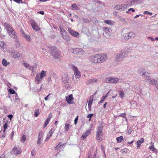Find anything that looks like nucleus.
Returning <instances> with one entry per match:
<instances>
[{"label": "nucleus", "instance_id": "46", "mask_svg": "<svg viewBox=\"0 0 158 158\" xmlns=\"http://www.w3.org/2000/svg\"><path fill=\"white\" fill-rule=\"evenodd\" d=\"M9 92L10 94H15V91L13 89H10L9 90Z\"/></svg>", "mask_w": 158, "mask_h": 158}, {"label": "nucleus", "instance_id": "33", "mask_svg": "<svg viewBox=\"0 0 158 158\" xmlns=\"http://www.w3.org/2000/svg\"><path fill=\"white\" fill-rule=\"evenodd\" d=\"M98 81V80L96 79L93 78L89 80L88 81V84H91L92 83H94V82H97Z\"/></svg>", "mask_w": 158, "mask_h": 158}, {"label": "nucleus", "instance_id": "25", "mask_svg": "<svg viewBox=\"0 0 158 158\" xmlns=\"http://www.w3.org/2000/svg\"><path fill=\"white\" fill-rule=\"evenodd\" d=\"M89 131H86L84 133L81 137V139H85L87 136L89 135Z\"/></svg>", "mask_w": 158, "mask_h": 158}, {"label": "nucleus", "instance_id": "23", "mask_svg": "<svg viewBox=\"0 0 158 158\" xmlns=\"http://www.w3.org/2000/svg\"><path fill=\"white\" fill-rule=\"evenodd\" d=\"M4 26L5 27V28L6 29L7 31H9L10 30L12 29V27L8 23H4Z\"/></svg>", "mask_w": 158, "mask_h": 158}, {"label": "nucleus", "instance_id": "9", "mask_svg": "<svg viewBox=\"0 0 158 158\" xmlns=\"http://www.w3.org/2000/svg\"><path fill=\"white\" fill-rule=\"evenodd\" d=\"M119 79L116 77H110L106 79V82L107 83H117L119 81Z\"/></svg>", "mask_w": 158, "mask_h": 158}, {"label": "nucleus", "instance_id": "42", "mask_svg": "<svg viewBox=\"0 0 158 158\" xmlns=\"http://www.w3.org/2000/svg\"><path fill=\"white\" fill-rule=\"evenodd\" d=\"M132 131V129L131 127L127 128V133H128V134H130L131 133Z\"/></svg>", "mask_w": 158, "mask_h": 158}, {"label": "nucleus", "instance_id": "35", "mask_svg": "<svg viewBox=\"0 0 158 158\" xmlns=\"http://www.w3.org/2000/svg\"><path fill=\"white\" fill-rule=\"evenodd\" d=\"M107 94L108 93H107L105 96L102 97V99L99 102V103H102L104 102L108 96Z\"/></svg>", "mask_w": 158, "mask_h": 158}, {"label": "nucleus", "instance_id": "26", "mask_svg": "<svg viewBox=\"0 0 158 158\" xmlns=\"http://www.w3.org/2000/svg\"><path fill=\"white\" fill-rule=\"evenodd\" d=\"M40 74V78L43 79L44 77L46 76V72L44 70H42Z\"/></svg>", "mask_w": 158, "mask_h": 158}, {"label": "nucleus", "instance_id": "58", "mask_svg": "<svg viewBox=\"0 0 158 158\" xmlns=\"http://www.w3.org/2000/svg\"><path fill=\"white\" fill-rule=\"evenodd\" d=\"M148 40H151V41H154V38H153V37H148Z\"/></svg>", "mask_w": 158, "mask_h": 158}, {"label": "nucleus", "instance_id": "59", "mask_svg": "<svg viewBox=\"0 0 158 158\" xmlns=\"http://www.w3.org/2000/svg\"><path fill=\"white\" fill-rule=\"evenodd\" d=\"M8 117L11 120L12 118L13 117V116L12 114H9L8 115Z\"/></svg>", "mask_w": 158, "mask_h": 158}, {"label": "nucleus", "instance_id": "55", "mask_svg": "<svg viewBox=\"0 0 158 158\" xmlns=\"http://www.w3.org/2000/svg\"><path fill=\"white\" fill-rule=\"evenodd\" d=\"M78 116H77L74 119V124L76 125L78 121Z\"/></svg>", "mask_w": 158, "mask_h": 158}, {"label": "nucleus", "instance_id": "19", "mask_svg": "<svg viewBox=\"0 0 158 158\" xmlns=\"http://www.w3.org/2000/svg\"><path fill=\"white\" fill-rule=\"evenodd\" d=\"M72 97V94L69 95L66 97V100L67 102L68 103L71 104L72 103V101L73 99Z\"/></svg>", "mask_w": 158, "mask_h": 158}, {"label": "nucleus", "instance_id": "43", "mask_svg": "<svg viewBox=\"0 0 158 158\" xmlns=\"http://www.w3.org/2000/svg\"><path fill=\"white\" fill-rule=\"evenodd\" d=\"M8 124L7 123H6L3 125L4 130L3 132L4 133L6 131V129L7 128Z\"/></svg>", "mask_w": 158, "mask_h": 158}, {"label": "nucleus", "instance_id": "34", "mask_svg": "<svg viewBox=\"0 0 158 158\" xmlns=\"http://www.w3.org/2000/svg\"><path fill=\"white\" fill-rule=\"evenodd\" d=\"M23 64L24 66L26 68H28L29 70H31L33 68V67L30 66L27 63H24Z\"/></svg>", "mask_w": 158, "mask_h": 158}, {"label": "nucleus", "instance_id": "38", "mask_svg": "<svg viewBox=\"0 0 158 158\" xmlns=\"http://www.w3.org/2000/svg\"><path fill=\"white\" fill-rule=\"evenodd\" d=\"M129 35V36L131 38H134L135 36V34L133 32H130L127 33Z\"/></svg>", "mask_w": 158, "mask_h": 158}, {"label": "nucleus", "instance_id": "28", "mask_svg": "<svg viewBox=\"0 0 158 158\" xmlns=\"http://www.w3.org/2000/svg\"><path fill=\"white\" fill-rule=\"evenodd\" d=\"M103 30L105 33L108 36H110V32L109 29L107 27H104L103 28Z\"/></svg>", "mask_w": 158, "mask_h": 158}, {"label": "nucleus", "instance_id": "11", "mask_svg": "<svg viewBox=\"0 0 158 158\" xmlns=\"http://www.w3.org/2000/svg\"><path fill=\"white\" fill-rule=\"evenodd\" d=\"M10 152L12 154L17 156L21 153L22 151L19 148H18L16 147H14L11 150Z\"/></svg>", "mask_w": 158, "mask_h": 158}, {"label": "nucleus", "instance_id": "29", "mask_svg": "<svg viewBox=\"0 0 158 158\" xmlns=\"http://www.w3.org/2000/svg\"><path fill=\"white\" fill-rule=\"evenodd\" d=\"M118 94L119 97L122 98H123L124 97L125 94L122 90H119L118 91Z\"/></svg>", "mask_w": 158, "mask_h": 158}, {"label": "nucleus", "instance_id": "1", "mask_svg": "<svg viewBox=\"0 0 158 158\" xmlns=\"http://www.w3.org/2000/svg\"><path fill=\"white\" fill-rule=\"evenodd\" d=\"M127 54L125 51L122 50L118 53L116 54L115 57V60L116 62H120L123 61Z\"/></svg>", "mask_w": 158, "mask_h": 158}, {"label": "nucleus", "instance_id": "8", "mask_svg": "<svg viewBox=\"0 0 158 158\" xmlns=\"http://www.w3.org/2000/svg\"><path fill=\"white\" fill-rule=\"evenodd\" d=\"M72 68L74 72V74L76 78H79L81 77V73L78 69L74 65H72Z\"/></svg>", "mask_w": 158, "mask_h": 158}, {"label": "nucleus", "instance_id": "56", "mask_svg": "<svg viewBox=\"0 0 158 158\" xmlns=\"http://www.w3.org/2000/svg\"><path fill=\"white\" fill-rule=\"evenodd\" d=\"M26 138L25 135H23L22 136V141H23V142H24L25 140H26Z\"/></svg>", "mask_w": 158, "mask_h": 158}, {"label": "nucleus", "instance_id": "24", "mask_svg": "<svg viewBox=\"0 0 158 158\" xmlns=\"http://www.w3.org/2000/svg\"><path fill=\"white\" fill-rule=\"evenodd\" d=\"M23 36L27 41H30V37L29 35L26 34L23 31L22 32Z\"/></svg>", "mask_w": 158, "mask_h": 158}, {"label": "nucleus", "instance_id": "20", "mask_svg": "<svg viewBox=\"0 0 158 158\" xmlns=\"http://www.w3.org/2000/svg\"><path fill=\"white\" fill-rule=\"evenodd\" d=\"M142 2L141 0H131L130 2V3L127 4V6H131L134 3H136L138 2L141 3Z\"/></svg>", "mask_w": 158, "mask_h": 158}, {"label": "nucleus", "instance_id": "47", "mask_svg": "<svg viewBox=\"0 0 158 158\" xmlns=\"http://www.w3.org/2000/svg\"><path fill=\"white\" fill-rule=\"evenodd\" d=\"M93 114H89L87 115V117L88 118H89V120L90 121L91 119V118L93 116Z\"/></svg>", "mask_w": 158, "mask_h": 158}, {"label": "nucleus", "instance_id": "21", "mask_svg": "<svg viewBox=\"0 0 158 158\" xmlns=\"http://www.w3.org/2000/svg\"><path fill=\"white\" fill-rule=\"evenodd\" d=\"M62 36L63 37L64 40H65L69 41L70 40V38L69 35H67L66 32H64L63 33V34L62 35Z\"/></svg>", "mask_w": 158, "mask_h": 158}, {"label": "nucleus", "instance_id": "30", "mask_svg": "<svg viewBox=\"0 0 158 158\" xmlns=\"http://www.w3.org/2000/svg\"><path fill=\"white\" fill-rule=\"evenodd\" d=\"M71 7L72 8V10H79V8L77 6L76 4H72L71 5Z\"/></svg>", "mask_w": 158, "mask_h": 158}, {"label": "nucleus", "instance_id": "64", "mask_svg": "<svg viewBox=\"0 0 158 158\" xmlns=\"http://www.w3.org/2000/svg\"><path fill=\"white\" fill-rule=\"evenodd\" d=\"M34 149L32 150L31 152V154L32 156H35V153H34Z\"/></svg>", "mask_w": 158, "mask_h": 158}, {"label": "nucleus", "instance_id": "12", "mask_svg": "<svg viewBox=\"0 0 158 158\" xmlns=\"http://www.w3.org/2000/svg\"><path fill=\"white\" fill-rule=\"evenodd\" d=\"M62 81L64 84L67 85L69 83L70 80L68 77V75L65 74L63 76Z\"/></svg>", "mask_w": 158, "mask_h": 158}, {"label": "nucleus", "instance_id": "36", "mask_svg": "<svg viewBox=\"0 0 158 158\" xmlns=\"http://www.w3.org/2000/svg\"><path fill=\"white\" fill-rule=\"evenodd\" d=\"M0 46L3 49L6 47V45L5 43L3 41L0 42Z\"/></svg>", "mask_w": 158, "mask_h": 158}, {"label": "nucleus", "instance_id": "48", "mask_svg": "<svg viewBox=\"0 0 158 158\" xmlns=\"http://www.w3.org/2000/svg\"><path fill=\"white\" fill-rule=\"evenodd\" d=\"M60 33L61 34V35L63 34V33H64V32H66L64 29L62 27H60Z\"/></svg>", "mask_w": 158, "mask_h": 158}, {"label": "nucleus", "instance_id": "60", "mask_svg": "<svg viewBox=\"0 0 158 158\" xmlns=\"http://www.w3.org/2000/svg\"><path fill=\"white\" fill-rule=\"evenodd\" d=\"M17 3H19L20 2L22 1V0H13Z\"/></svg>", "mask_w": 158, "mask_h": 158}, {"label": "nucleus", "instance_id": "32", "mask_svg": "<svg viewBox=\"0 0 158 158\" xmlns=\"http://www.w3.org/2000/svg\"><path fill=\"white\" fill-rule=\"evenodd\" d=\"M13 57L15 58H19L20 57V53L18 52H15L13 55Z\"/></svg>", "mask_w": 158, "mask_h": 158}, {"label": "nucleus", "instance_id": "10", "mask_svg": "<svg viewBox=\"0 0 158 158\" xmlns=\"http://www.w3.org/2000/svg\"><path fill=\"white\" fill-rule=\"evenodd\" d=\"M7 31L8 32L9 35L11 37L13 38H15L16 41H18V37L16 34L15 31L12 28Z\"/></svg>", "mask_w": 158, "mask_h": 158}, {"label": "nucleus", "instance_id": "17", "mask_svg": "<svg viewBox=\"0 0 158 158\" xmlns=\"http://www.w3.org/2000/svg\"><path fill=\"white\" fill-rule=\"evenodd\" d=\"M147 80H149L148 82L150 84L155 85L156 87V86L158 82V80L157 81H156L155 80L151 78V77L150 76L149 79H146Z\"/></svg>", "mask_w": 158, "mask_h": 158}, {"label": "nucleus", "instance_id": "63", "mask_svg": "<svg viewBox=\"0 0 158 158\" xmlns=\"http://www.w3.org/2000/svg\"><path fill=\"white\" fill-rule=\"evenodd\" d=\"M51 94H48L46 97H45V98H44V99L47 101L48 100V98L49 97V96Z\"/></svg>", "mask_w": 158, "mask_h": 158}, {"label": "nucleus", "instance_id": "31", "mask_svg": "<svg viewBox=\"0 0 158 158\" xmlns=\"http://www.w3.org/2000/svg\"><path fill=\"white\" fill-rule=\"evenodd\" d=\"M2 64L4 66H6L7 65H9L10 64V62H7L6 60L3 59L2 60Z\"/></svg>", "mask_w": 158, "mask_h": 158}, {"label": "nucleus", "instance_id": "2", "mask_svg": "<svg viewBox=\"0 0 158 158\" xmlns=\"http://www.w3.org/2000/svg\"><path fill=\"white\" fill-rule=\"evenodd\" d=\"M103 126L102 125H100L98 127L96 132V137L98 141L100 142L102 139L103 134L102 130L103 129Z\"/></svg>", "mask_w": 158, "mask_h": 158}, {"label": "nucleus", "instance_id": "52", "mask_svg": "<svg viewBox=\"0 0 158 158\" xmlns=\"http://www.w3.org/2000/svg\"><path fill=\"white\" fill-rule=\"evenodd\" d=\"M126 114L125 113H122L120 115V116L121 117L124 118H126Z\"/></svg>", "mask_w": 158, "mask_h": 158}, {"label": "nucleus", "instance_id": "50", "mask_svg": "<svg viewBox=\"0 0 158 158\" xmlns=\"http://www.w3.org/2000/svg\"><path fill=\"white\" fill-rule=\"evenodd\" d=\"M143 14L144 15L148 14L149 15H152V12H149L147 11H144Z\"/></svg>", "mask_w": 158, "mask_h": 158}, {"label": "nucleus", "instance_id": "57", "mask_svg": "<svg viewBox=\"0 0 158 158\" xmlns=\"http://www.w3.org/2000/svg\"><path fill=\"white\" fill-rule=\"evenodd\" d=\"M93 2H95L98 3L100 4H101L102 3V2L101 1H99L98 0H94Z\"/></svg>", "mask_w": 158, "mask_h": 158}, {"label": "nucleus", "instance_id": "6", "mask_svg": "<svg viewBox=\"0 0 158 158\" xmlns=\"http://www.w3.org/2000/svg\"><path fill=\"white\" fill-rule=\"evenodd\" d=\"M89 62L93 64L98 63V59L97 54L90 56L88 58Z\"/></svg>", "mask_w": 158, "mask_h": 158}, {"label": "nucleus", "instance_id": "51", "mask_svg": "<svg viewBox=\"0 0 158 158\" xmlns=\"http://www.w3.org/2000/svg\"><path fill=\"white\" fill-rule=\"evenodd\" d=\"M130 37L129 36V35L127 33L124 36V38L125 39H127V40H129L131 38H130Z\"/></svg>", "mask_w": 158, "mask_h": 158}, {"label": "nucleus", "instance_id": "44", "mask_svg": "<svg viewBox=\"0 0 158 158\" xmlns=\"http://www.w3.org/2000/svg\"><path fill=\"white\" fill-rule=\"evenodd\" d=\"M49 121L50 120H49L46 119V120L45 121L44 123V128H45L46 127H47V125L49 123Z\"/></svg>", "mask_w": 158, "mask_h": 158}, {"label": "nucleus", "instance_id": "15", "mask_svg": "<svg viewBox=\"0 0 158 158\" xmlns=\"http://www.w3.org/2000/svg\"><path fill=\"white\" fill-rule=\"evenodd\" d=\"M126 6H127V4H126L121 5H117L114 6V8L117 10H123Z\"/></svg>", "mask_w": 158, "mask_h": 158}, {"label": "nucleus", "instance_id": "62", "mask_svg": "<svg viewBox=\"0 0 158 158\" xmlns=\"http://www.w3.org/2000/svg\"><path fill=\"white\" fill-rule=\"evenodd\" d=\"M50 137H50L47 135V137L46 138V139H45V141L46 142V141H48V140L50 138Z\"/></svg>", "mask_w": 158, "mask_h": 158}, {"label": "nucleus", "instance_id": "13", "mask_svg": "<svg viewBox=\"0 0 158 158\" xmlns=\"http://www.w3.org/2000/svg\"><path fill=\"white\" fill-rule=\"evenodd\" d=\"M68 31L73 36L76 37H78L79 33L78 32L72 30L70 28H68Z\"/></svg>", "mask_w": 158, "mask_h": 158}, {"label": "nucleus", "instance_id": "5", "mask_svg": "<svg viewBox=\"0 0 158 158\" xmlns=\"http://www.w3.org/2000/svg\"><path fill=\"white\" fill-rule=\"evenodd\" d=\"M69 51L71 53L76 55H83L84 53V51L81 48H77L70 49Z\"/></svg>", "mask_w": 158, "mask_h": 158}, {"label": "nucleus", "instance_id": "14", "mask_svg": "<svg viewBox=\"0 0 158 158\" xmlns=\"http://www.w3.org/2000/svg\"><path fill=\"white\" fill-rule=\"evenodd\" d=\"M31 24L34 30L37 31L40 30L38 25L34 21H32L31 22Z\"/></svg>", "mask_w": 158, "mask_h": 158}, {"label": "nucleus", "instance_id": "4", "mask_svg": "<svg viewBox=\"0 0 158 158\" xmlns=\"http://www.w3.org/2000/svg\"><path fill=\"white\" fill-rule=\"evenodd\" d=\"M98 63H102L106 61L107 59V55L106 53H99L97 54Z\"/></svg>", "mask_w": 158, "mask_h": 158}, {"label": "nucleus", "instance_id": "54", "mask_svg": "<svg viewBox=\"0 0 158 158\" xmlns=\"http://www.w3.org/2000/svg\"><path fill=\"white\" fill-rule=\"evenodd\" d=\"M93 102V99H89V100L88 105H91L92 104Z\"/></svg>", "mask_w": 158, "mask_h": 158}, {"label": "nucleus", "instance_id": "3", "mask_svg": "<svg viewBox=\"0 0 158 158\" xmlns=\"http://www.w3.org/2000/svg\"><path fill=\"white\" fill-rule=\"evenodd\" d=\"M52 52L50 54L55 59H59L60 58V52L55 46L51 47Z\"/></svg>", "mask_w": 158, "mask_h": 158}, {"label": "nucleus", "instance_id": "49", "mask_svg": "<svg viewBox=\"0 0 158 158\" xmlns=\"http://www.w3.org/2000/svg\"><path fill=\"white\" fill-rule=\"evenodd\" d=\"M52 118V113H50L48 116V117L47 118V119L50 120Z\"/></svg>", "mask_w": 158, "mask_h": 158}, {"label": "nucleus", "instance_id": "61", "mask_svg": "<svg viewBox=\"0 0 158 158\" xmlns=\"http://www.w3.org/2000/svg\"><path fill=\"white\" fill-rule=\"evenodd\" d=\"M50 137H50L47 135V137L46 138V139H45V141L46 142V141H48V140L50 138Z\"/></svg>", "mask_w": 158, "mask_h": 158}, {"label": "nucleus", "instance_id": "53", "mask_svg": "<svg viewBox=\"0 0 158 158\" xmlns=\"http://www.w3.org/2000/svg\"><path fill=\"white\" fill-rule=\"evenodd\" d=\"M131 10L132 12H134L135 11V9L133 8H131L129 9L127 11V13H129V11Z\"/></svg>", "mask_w": 158, "mask_h": 158}, {"label": "nucleus", "instance_id": "40", "mask_svg": "<svg viewBox=\"0 0 158 158\" xmlns=\"http://www.w3.org/2000/svg\"><path fill=\"white\" fill-rule=\"evenodd\" d=\"M148 148L149 149L152 150V151L154 152H156V149L154 148V146L153 145L151 146H150Z\"/></svg>", "mask_w": 158, "mask_h": 158}, {"label": "nucleus", "instance_id": "45", "mask_svg": "<svg viewBox=\"0 0 158 158\" xmlns=\"http://www.w3.org/2000/svg\"><path fill=\"white\" fill-rule=\"evenodd\" d=\"M39 110H36L34 112V115L35 117H37L39 115Z\"/></svg>", "mask_w": 158, "mask_h": 158}, {"label": "nucleus", "instance_id": "16", "mask_svg": "<svg viewBox=\"0 0 158 158\" xmlns=\"http://www.w3.org/2000/svg\"><path fill=\"white\" fill-rule=\"evenodd\" d=\"M43 133L42 131H40L38 136L37 140V144L39 145L41 144V142L42 141L43 139Z\"/></svg>", "mask_w": 158, "mask_h": 158}, {"label": "nucleus", "instance_id": "7", "mask_svg": "<svg viewBox=\"0 0 158 158\" xmlns=\"http://www.w3.org/2000/svg\"><path fill=\"white\" fill-rule=\"evenodd\" d=\"M139 73L140 76L146 78V79H149L150 75L148 72H145V70L143 68L140 69L138 71Z\"/></svg>", "mask_w": 158, "mask_h": 158}, {"label": "nucleus", "instance_id": "37", "mask_svg": "<svg viewBox=\"0 0 158 158\" xmlns=\"http://www.w3.org/2000/svg\"><path fill=\"white\" fill-rule=\"evenodd\" d=\"M55 131V129H53V128H52L50 130V131L49 132L48 134V136L51 137L52 134L53 133V132H54Z\"/></svg>", "mask_w": 158, "mask_h": 158}, {"label": "nucleus", "instance_id": "18", "mask_svg": "<svg viewBox=\"0 0 158 158\" xmlns=\"http://www.w3.org/2000/svg\"><path fill=\"white\" fill-rule=\"evenodd\" d=\"M35 79L36 84H39L42 81V79L40 78V74L38 73L36 75Z\"/></svg>", "mask_w": 158, "mask_h": 158}, {"label": "nucleus", "instance_id": "41", "mask_svg": "<svg viewBox=\"0 0 158 158\" xmlns=\"http://www.w3.org/2000/svg\"><path fill=\"white\" fill-rule=\"evenodd\" d=\"M69 127V124H66L65 125V126L64 127L65 131V132H67L68 130Z\"/></svg>", "mask_w": 158, "mask_h": 158}, {"label": "nucleus", "instance_id": "39", "mask_svg": "<svg viewBox=\"0 0 158 158\" xmlns=\"http://www.w3.org/2000/svg\"><path fill=\"white\" fill-rule=\"evenodd\" d=\"M123 139V137L122 136H120L116 138V140L118 143L121 142Z\"/></svg>", "mask_w": 158, "mask_h": 158}, {"label": "nucleus", "instance_id": "27", "mask_svg": "<svg viewBox=\"0 0 158 158\" xmlns=\"http://www.w3.org/2000/svg\"><path fill=\"white\" fill-rule=\"evenodd\" d=\"M104 22L109 25H113L114 24V22L111 20H106L104 21Z\"/></svg>", "mask_w": 158, "mask_h": 158}, {"label": "nucleus", "instance_id": "22", "mask_svg": "<svg viewBox=\"0 0 158 158\" xmlns=\"http://www.w3.org/2000/svg\"><path fill=\"white\" fill-rule=\"evenodd\" d=\"M143 142L144 139L143 138H141L140 139V140H138L136 142L137 148H139L140 147L141 144Z\"/></svg>", "mask_w": 158, "mask_h": 158}]
</instances>
